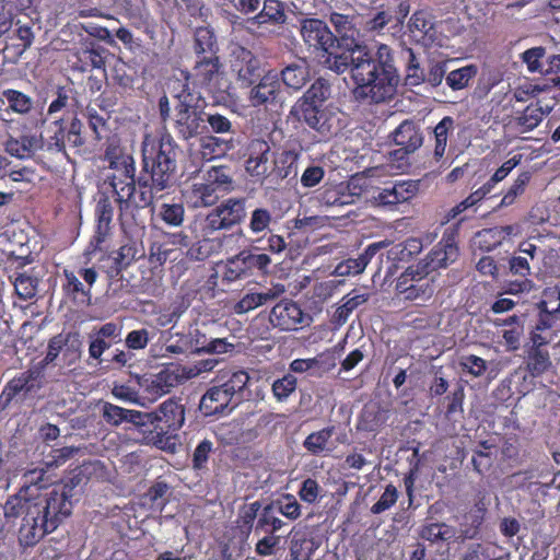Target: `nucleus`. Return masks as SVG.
I'll list each match as a JSON object with an SVG mask.
<instances>
[{
  "mask_svg": "<svg viewBox=\"0 0 560 560\" xmlns=\"http://www.w3.org/2000/svg\"><path fill=\"white\" fill-rule=\"evenodd\" d=\"M110 168L114 171L113 175L109 177L110 184L115 175L119 176L124 180V183L136 182V167L133 158L131 155L124 154L116 158L115 160H112Z\"/></svg>",
  "mask_w": 560,
  "mask_h": 560,
  "instance_id": "nucleus-39",
  "label": "nucleus"
},
{
  "mask_svg": "<svg viewBox=\"0 0 560 560\" xmlns=\"http://www.w3.org/2000/svg\"><path fill=\"white\" fill-rule=\"evenodd\" d=\"M261 306L258 292H247L235 305L234 312L236 314H245L257 307Z\"/></svg>",
  "mask_w": 560,
  "mask_h": 560,
  "instance_id": "nucleus-60",
  "label": "nucleus"
},
{
  "mask_svg": "<svg viewBox=\"0 0 560 560\" xmlns=\"http://www.w3.org/2000/svg\"><path fill=\"white\" fill-rule=\"evenodd\" d=\"M343 189V183L326 184L317 192V201L325 207H339L340 190Z\"/></svg>",
  "mask_w": 560,
  "mask_h": 560,
  "instance_id": "nucleus-47",
  "label": "nucleus"
},
{
  "mask_svg": "<svg viewBox=\"0 0 560 560\" xmlns=\"http://www.w3.org/2000/svg\"><path fill=\"white\" fill-rule=\"evenodd\" d=\"M80 354L79 340H71V334H58L49 339L46 355L37 369L42 372L48 366L71 368L79 361Z\"/></svg>",
  "mask_w": 560,
  "mask_h": 560,
  "instance_id": "nucleus-10",
  "label": "nucleus"
},
{
  "mask_svg": "<svg viewBox=\"0 0 560 560\" xmlns=\"http://www.w3.org/2000/svg\"><path fill=\"white\" fill-rule=\"evenodd\" d=\"M284 12L281 3L277 0H267L262 9L256 14L252 21L256 24L281 23L284 21Z\"/></svg>",
  "mask_w": 560,
  "mask_h": 560,
  "instance_id": "nucleus-37",
  "label": "nucleus"
},
{
  "mask_svg": "<svg viewBox=\"0 0 560 560\" xmlns=\"http://www.w3.org/2000/svg\"><path fill=\"white\" fill-rule=\"evenodd\" d=\"M220 68L218 57H203L197 61L195 66V77L200 84L205 85L210 91H224L228 88L226 80Z\"/></svg>",
  "mask_w": 560,
  "mask_h": 560,
  "instance_id": "nucleus-18",
  "label": "nucleus"
},
{
  "mask_svg": "<svg viewBox=\"0 0 560 560\" xmlns=\"http://www.w3.org/2000/svg\"><path fill=\"white\" fill-rule=\"evenodd\" d=\"M351 77L358 84L357 91L361 97L369 98L373 103H383L389 98H378L376 96V85H378L380 71L373 56L368 51L366 46L361 45L353 48Z\"/></svg>",
  "mask_w": 560,
  "mask_h": 560,
  "instance_id": "nucleus-6",
  "label": "nucleus"
},
{
  "mask_svg": "<svg viewBox=\"0 0 560 560\" xmlns=\"http://www.w3.org/2000/svg\"><path fill=\"white\" fill-rule=\"evenodd\" d=\"M345 48L346 50L340 54L331 52L329 51V49L327 51H324L326 54L323 60L324 66L338 74L343 73L348 70L351 71L352 58L354 56V52L352 47Z\"/></svg>",
  "mask_w": 560,
  "mask_h": 560,
  "instance_id": "nucleus-32",
  "label": "nucleus"
},
{
  "mask_svg": "<svg viewBox=\"0 0 560 560\" xmlns=\"http://www.w3.org/2000/svg\"><path fill=\"white\" fill-rule=\"evenodd\" d=\"M248 271L245 250H242L226 260L223 271V280L234 282L246 277Z\"/></svg>",
  "mask_w": 560,
  "mask_h": 560,
  "instance_id": "nucleus-35",
  "label": "nucleus"
},
{
  "mask_svg": "<svg viewBox=\"0 0 560 560\" xmlns=\"http://www.w3.org/2000/svg\"><path fill=\"white\" fill-rule=\"evenodd\" d=\"M172 84L174 91L182 88L178 93L174 94L176 101L173 118L175 132L184 140L202 135L208 130L207 113L194 104V95L185 89L180 81L176 80Z\"/></svg>",
  "mask_w": 560,
  "mask_h": 560,
  "instance_id": "nucleus-4",
  "label": "nucleus"
},
{
  "mask_svg": "<svg viewBox=\"0 0 560 560\" xmlns=\"http://www.w3.org/2000/svg\"><path fill=\"white\" fill-rule=\"evenodd\" d=\"M419 182L398 180L389 187L377 190L370 199L374 207H394L412 199L419 191Z\"/></svg>",
  "mask_w": 560,
  "mask_h": 560,
  "instance_id": "nucleus-13",
  "label": "nucleus"
},
{
  "mask_svg": "<svg viewBox=\"0 0 560 560\" xmlns=\"http://www.w3.org/2000/svg\"><path fill=\"white\" fill-rule=\"evenodd\" d=\"M454 128V119L450 116H445L434 128L435 148L434 156L441 159L446 149L447 137L450 130Z\"/></svg>",
  "mask_w": 560,
  "mask_h": 560,
  "instance_id": "nucleus-41",
  "label": "nucleus"
},
{
  "mask_svg": "<svg viewBox=\"0 0 560 560\" xmlns=\"http://www.w3.org/2000/svg\"><path fill=\"white\" fill-rule=\"evenodd\" d=\"M214 43V35L210 30L200 27L196 31L194 48L197 54L212 51Z\"/></svg>",
  "mask_w": 560,
  "mask_h": 560,
  "instance_id": "nucleus-57",
  "label": "nucleus"
},
{
  "mask_svg": "<svg viewBox=\"0 0 560 560\" xmlns=\"http://www.w3.org/2000/svg\"><path fill=\"white\" fill-rule=\"evenodd\" d=\"M72 512L70 490L52 488L26 498L20 492L9 498L3 506L7 518L22 517L19 541L22 546L36 545L45 535L52 533Z\"/></svg>",
  "mask_w": 560,
  "mask_h": 560,
  "instance_id": "nucleus-1",
  "label": "nucleus"
},
{
  "mask_svg": "<svg viewBox=\"0 0 560 560\" xmlns=\"http://www.w3.org/2000/svg\"><path fill=\"white\" fill-rule=\"evenodd\" d=\"M177 144L170 133L160 139L147 136L142 142V168L137 184L151 185L155 190H167L175 183Z\"/></svg>",
  "mask_w": 560,
  "mask_h": 560,
  "instance_id": "nucleus-2",
  "label": "nucleus"
},
{
  "mask_svg": "<svg viewBox=\"0 0 560 560\" xmlns=\"http://www.w3.org/2000/svg\"><path fill=\"white\" fill-rule=\"evenodd\" d=\"M15 292L22 300H28L36 295L38 279L26 272L19 273L14 279Z\"/></svg>",
  "mask_w": 560,
  "mask_h": 560,
  "instance_id": "nucleus-43",
  "label": "nucleus"
},
{
  "mask_svg": "<svg viewBox=\"0 0 560 560\" xmlns=\"http://www.w3.org/2000/svg\"><path fill=\"white\" fill-rule=\"evenodd\" d=\"M246 217L245 199L229 198L213 208L200 222L201 233L211 236L240 224Z\"/></svg>",
  "mask_w": 560,
  "mask_h": 560,
  "instance_id": "nucleus-7",
  "label": "nucleus"
},
{
  "mask_svg": "<svg viewBox=\"0 0 560 560\" xmlns=\"http://www.w3.org/2000/svg\"><path fill=\"white\" fill-rule=\"evenodd\" d=\"M363 188L354 179L343 183V189L340 190L339 207L353 205L361 198Z\"/></svg>",
  "mask_w": 560,
  "mask_h": 560,
  "instance_id": "nucleus-56",
  "label": "nucleus"
},
{
  "mask_svg": "<svg viewBox=\"0 0 560 560\" xmlns=\"http://www.w3.org/2000/svg\"><path fill=\"white\" fill-rule=\"evenodd\" d=\"M392 139L406 154H410L421 148L424 138L419 122L406 119L392 132Z\"/></svg>",
  "mask_w": 560,
  "mask_h": 560,
  "instance_id": "nucleus-22",
  "label": "nucleus"
},
{
  "mask_svg": "<svg viewBox=\"0 0 560 560\" xmlns=\"http://www.w3.org/2000/svg\"><path fill=\"white\" fill-rule=\"evenodd\" d=\"M281 92L279 73L267 72L249 92V101L253 106H260L277 102Z\"/></svg>",
  "mask_w": 560,
  "mask_h": 560,
  "instance_id": "nucleus-23",
  "label": "nucleus"
},
{
  "mask_svg": "<svg viewBox=\"0 0 560 560\" xmlns=\"http://www.w3.org/2000/svg\"><path fill=\"white\" fill-rule=\"evenodd\" d=\"M459 365L463 371L471 374L475 377L481 376L487 370V362L482 358L474 354L460 357Z\"/></svg>",
  "mask_w": 560,
  "mask_h": 560,
  "instance_id": "nucleus-53",
  "label": "nucleus"
},
{
  "mask_svg": "<svg viewBox=\"0 0 560 560\" xmlns=\"http://www.w3.org/2000/svg\"><path fill=\"white\" fill-rule=\"evenodd\" d=\"M291 114L322 136H328L334 130L335 117L326 108L293 106Z\"/></svg>",
  "mask_w": 560,
  "mask_h": 560,
  "instance_id": "nucleus-17",
  "label": "nucleus"
},
{
  "mask_svg": "<svg viewBox=\"0 0 560 560\" xmlns=\"http://www.w3.org/2000/svg\"><path fill=\"white\" fill-rule=\"evenodd\" d=\"M331 86L326 79L319 78L315 80L306 92L296 101L294 106L299 107H322V105L330 97Z\"/></svg>",
  "mask_w": 560,
  "mask_h": 560,
  "instance_id": "nucleus-29",
  "label": "nucleus"
},
{
  "mask_svg": "<svg viewBox=\"0 0 560 560\" xmlns=\"http://www.w3.org/2000/svg\"><path fill=\"white\" fill-rule=\"evenodd\" d=\"M248 150L247 173L255 177H266L275 167V156L269 144L264 140L256 139L250 142Z\"/></svg>",
  "mask_w": 560,
  "mask_h": 560,
  "instance_id": "nucleus-16",
  "label": "nucleus"
},
{
  "mask_svg": "<svg viewBox=\"0 0 560 560\" xmlns=\"http://www.w3.org/2000/svg\"><path fill=\"white\" fill-rule=\"evenodd\" d=\"M280 541L279 535H266L257 541L255 551L262 557L272 556L279 549Z\"/></svg>",
  "mask_w": 560,
  "mask_h": 560,
  "instance_id": "nucleus-58",
  "label": "nucleus"
},
{
  "mask_svg": "<svg viewBox=\"0 0 560 560\" xmlns=\"http://www.w3.org/2000/svg\"><path fill=\"white\" fill-rule=\"evenodd\" d=\"M384 246V242L369 245L358 258H349L338 264L335 268V273L339 277H348L362 273L373 256Z\"/></svg>",
  "mask_w": 560,
  "mask_h": 560,
  "instance_id": "nucleus-27",
  "label": "nucleus"
},
{
  "mask_svg": "<svg viewBox=\"0 0 560 560\" xmlns=\"http://www.w3.org/2000/svg\"><path fill=\"white\" fill-rule=\"evenodd\" d=\"M206 125L215 133H228L232 130L231 121L220 114H207Z\"/></svg>",
  "mask_w": 560,
  "mask_h": 560,
  "instance_id": "nucleus-63",
  "label": "nucleus"
},
{
  "mask_svg": "<svg viewBox=\"0 0 560 560\" xmlns=\"http://www.w3.org/2000/svg\"><path fill=\"white\" fill-rule=\"evenodd\" d=\"M530 173L523 172L518 174L514 183L511 185L506 194L503 196L500 206L508 207L514 203L516 198L524 194L527 184L530 180Z\"/></svg>",
  "mask_w": 560,
  "mask_h": 560,
  "instance_id": "nucleus-45",
  "label": "nucleus"
},
{
  "mask_svg": "<svg viewBox=\"0 0 560 560\" xmlns=\"http://www.w3.org/2000/svg\"><path fill=\"white\" fill-rule=\"evenodd\" d=\"M271 506H266L264 513L260 515L255 530H262L268 535H276L283 526L284 522L270 514Z\"/></svg>",
  "mask_w": 560,
  "mask_h": 560,
  "instance_id": "nucleus-48",
  "label": "nucleus"
},
{
  "mask_svg": "<svg viewBox=\"0 0 560 560\" xmlns=\"http://www.w3.org/2000/svg\"><path fill=\"white\" fill-rule=\"evenodd\" d=\"M418 262L409 266L397 279L396 292L405 301L424 302L434 293V279Z\"/></svg>",
  "mask_w": 560,
  "mask_h": 560,
  "instance_id": "nucleus-8",
  "label": "nucleus"
},
{
  "mask_svg": "<svg viewBox=\"0 0 560 560\" xmlns=\"http://www.w3.org/2000/svg\"><path fill=\"white\" fill-rule=\"evenodd\" d=\"M393 19L388 11H380L373 18L364 23V28L368 32L380 33Z\"/></svg>",
  "mask_w": 560,
  "mask_h": 560,
  "instance_id": "nucleus-64",
  "label": "nucleus"
},
{
  "mask_svg": "<svg viewBox=\"0 0 560 560\" xmlns=\"http://www.w3.org/2000/svg\"><path fill=\"white\" fill-rule=\"evenodd\" d=\"M419 535L421 538L436 544L453 539L456 536V530L454 527L445 523H431L422 526Z\"/></svg>",
  "mask_w": 560,
  "mask_h": 560,
  "instance_id": "nucleus-33",
  "label": "nucleus"
},
{
  "mask_svg": "<svg viewBox=\"0 0 560 560\" xmlns=\"http://www.w3.org/2000/svg\"><path fill=\"white\" fill-rule=\"evenodd\" d=\"M275 222L272 213L267 208H256L252 211L248 229L253 234H260L270 231Z\"/></svg>",
  "mask_w": 560,
  "mask_h": 560,
  "instance_id": "nucleus-42",
  "label": "nucleus"
},
{
  "mask_svg": "<svg viewBox=\"0 0 560 560\" xmlns=\"http://www.w3.org/2000/svg\"><path fill=\"white\" fill-rule=\"evenodd\" d=\"M150 340L149 331L144 328L130 331L125 339L126 346L132 350L144 349Z\"/></svg>",
  "mask_w": 560,
  "mask_h": 560,
  "instance_id": "nucleus-59",
  "label": "nucleus"
},
{
  "mask_svg": "<svg viewBox=\"0 0 560 560\" xmlns=\"http://www.w3.org/2000/svg\"><path fill=\"white\" fill-rule=\"evenodd\" d=\"M550 110V106L542 107L539 104H532L517 117V125L522 127L523 131H530L540 124L542 118L548 115Z\"/></svg>",
  "mask_w": 560,
  "mask_h": 560,
  "instance_id": "nucleus-34",
  "label": "nucleus"
},
{
  "mask_svg": "<svg viewBox=\"0 0 560 560\" xmlns=\"http://www.w3.org/2000/svg\"><path fill=\"white\" fill-rule=\"evenodd\" d=\"M371 298V293L365 288L354 289L342 298V302L352 311L365 304Z\"/></svg>",
  "mask_w": 560,
  "mask_h": 560,
  "instance_id": "nucleus-62",
  "label": "nucleus"
},
{
  "mask_svg": "<svg viewBox=\"0 0 560 560\" xmlns=\"http://www.w3.org/2000/svg\"><path fill=\"white\" fill-rule=\"evenodd\" d=\"M185 209L180 203H163L160 218L171 226H180L184 222Z\"/></svg>",
  "mask_w": 560,
  "mask_h": 560,
  "instance_id": "nucleus-46",
  "label": "nucleus"
},
{
  "mask_svg": "<svg viewBox=\"0 0 560 560\" xmlns=\"http://www.w3.org/2000/svg\"><path fill=\"white\" fill-rule=\"evenodd\" d=\"M202 176L186 190L189 202L196 208L214 205L224 194L233 189L232 177L225 166H212L202 171Z\"/></svg>",
  "mask_w": 560,
  "mask_h": 560,
  "instance_id": "nucleus-5",
  "label": "nucleus"
},
{
  "mask_svg": "<svg viewBox=\"0 0 560 560\" xmlns=\"http://www.w3.org/2000/svg\"><path fill=\"white\" fill-rule=\"evenodd\" d=\"M476 242L481 249L492 250L500 246L503 241L497 228L483 229L476 234Z\"/></svg>",
  "mask_w": 560,
  "mask_h": 560,
  "instance_id": "nucleus-50",
  "label": "nucleus"
},
{
  "mask_svg": "<svg viewBox=\"0 0 560 560\" xmlns=\"http://www.w3.org/2000/svg\"><path fill=\"white\" fill-rule=\"evenodd\" d=\"M279 75L287 88L299 91L310 81V68L305 60H298L285 66Z\"/></svg>",
  "mask_w": 560,
  "mask_h": 560,
  "instance_id": "nucleus-30",
  "label": "nucleus"
},
{
  "mask_svg": "<svg viewBox=\"0 0 560 560\" xmlns=\"http://www.w3.org/2000/svg\"><path fill=\"white\" fill-rule=\"evenodd\" d=\"M330 22L336 30V37L338 36L343 47L357 48L362 44L361 33L359 30L360 19L354 15H346L340 13H331Z\"/></svg>",
  "mask_w": 560,
  "mask_h": 560,
  "instance_id": "nucleus-20",
  "label": "nucleus"
},
{
  "mask_svg": "<svg viewBox=\"0 0 560 560\" xmlns=\"http://www.w3.org/2000/svg\"><path fill=\"white\" fill-rule=\"evenodd\" d=\"M102 417L106 423L114 427H118L124 422L143 427L148 425V419L151 416H145L144 412L141 411L125 409L110 402H104L102 407Z\"/></svg>",
  "mask_w": 560,
  "mask_h": 560,
  "instance_id": "nucleus-25",
  "label": "nucleus"
},
{
  "mask_svg": "<svg viewBox=\"0 0 560 560\" xmlns=\"http://www.w3.org/2000/svg\"><path fill=\"white\" fill-rule=\"evenodd\" d=\"M273 506L289 520L293 521L301 516V505L291 494H287L282 499L277 500Z\"/></svg>",
  "mask_w": 560,
  "mask_h": 560,
  "instance_id": "nucleus-51",
  "label": "nucleus"
},
{
  "mask_svg": "<svg viewBox=\"0 0 560 560\" xmlns=\"http://www.w3.org/2000/svg\"><path fill=\"white\" fill-rule=\"evenodd\" d=\"M2 97L14 113L25 115L33 108V98L18 90H4L2 91Z\"/></svg>",
  "mask_w": 560,
  "mask_h": 560,
  "instance_id": "nucleus-38",
  "label": "nucleus"
},
{
  "mask_svg": "<svg viewBox=\"0 0 560 560\" xmlns=\"http://www.w3.org/2000/svg\"><path fill=\"white\" fill-rule=\"evenodd\" d=\"M145 416H151L148 424H155L156 422H164L168 429H179L184 421V407L174 399H167L160 405L159 409L152 412H144Z\"/></svg>",
  "mask_w": 560,
  "mask_h": 560,
  "instance_id": "nucleus-24",
  "label": "nucleus"
},
{
  "mask_svg": "<svg viewBox=\"0 0 560 560\" xmlns=\"http://www.w3.org/2000/svg\"><path fill=\"white\" fill-rule=\"evenodd\" d=\"M260 62L244 47H237L233 51L232 70L237 74L238 81L244 86H249L260 77Z\"/></svg>",
  "mask_w": 560,
  "mask_h": 560,
  "instance_id": "nucleus-19",
  "label": "nucleus"
},
{
  "mask_svg": "<svg viewBox=\"0 0 560 560\" xmlns=\"http://www.w3.org/2000/svg\"><path fill=\"white\" fill-rule=\"evenodd\" d=\"M295 389L296 378L292 374H287L272 384V393L278 401L285 400Z\"/></svg>",
  "mask_w": 560,
  "mask_h": 560,
  "instance_id": "nucleus-49",
  "label": "nucleus"
},
{
  "mask_svg": "<svg viewBox=\"0 0 560 560\" xmlns=\"http://www.w3.org/2000/svg\"><path fill=\"white\" fill-rule=\"evenodd\" d=\"M212 451V443L209 440L201 441L192 454V467L201 469L206 466Z\"/></svg>",
  "mask_w": 560,
  "mask_h": 560,
  "instance_id": "nucleus-61",
  "label": "nucleus"
},
{
  "mask_svg": "<svg viewBox=\"0 0 560 560\" xmlns=\"http://www.w3.org/2000/svg\"><path fill=\"white\" fill-rule=\"evenodd\" d=\"M457 257V246L451 240H442L423 259L419 260L418 264L432 273L440 268L447 267L450 264L454 262Z\"/></svg>",
  "mask_w": 560,
  "mask_h": 560,
  "instance_id": "nucleus-21",
  "label": "nucleus"
},
{
  "mask_svg": "<svg viewBox=\"0 0 560 560\" xmlns=\"http://www.w3.org/2000/svg\"><path fill=\"white\" fill-rule=\"evenodd\" d=\"M476 73L475 66H466L451 71L446 77V83L452 90H462L468 85Z\"/></svg>",
  "mask_w": 560,
  "mask_h": 560,
  "instance_id": "nucleus-44",
  "label": "nucleus"
},
{
  "mask_svg": "<svg viewBox=\"0 0 560 560\" xmlns=\"http://www.w3.org/2000/svg\"><path fill=\"white\" fill-rule=\"evenodd\" d=\"M179 383V375L174 370L165 369L155 374L149 385V390L153 395L162 396L167 394Z\"/></svg>",
  "mask_w": 560,
  "mask_h": 560,
  "instance_id": "nucleus-31",
  "label": "nucleus"
},
{
  "mask_svg": "<svg viewBox=\"0 0 560 560\" xmlns=\"http://www.w3.org/2000/svg\"><path fill=\"white\" fill-rule=\"evenodd\" d=\"M229 142L213 136H205L200 138V153L203 159L212 160L220 156L229 150Z\"/></svg>",
  "mask_w": 560,
  "mask_h": 560,
  "instance_id": "nucleus-40",
  "label": "nucleus"
},
{
  "mask_svg": "<svg viewBox=\"0 0 560 560\" xmlns=\"http://www.w3.org/2000/svg\"><path fill=\"white\" fill-rule=\"evenodd\" d=\"M408 28L413 34L418 32L420 35H428L432 30V21L427 12L417 11L411 15Z\"/></svg>",
  "mask_w": 560,
  "mask_h": 560,
  "instance_id": "nucleus-55",
  "label": "nucleus"
},
{
  "mask_svg": "<svg viewBox=\"0 0 560 560\" xmlns=\"http://www.w3.org/2000/svg\"><path fill=\"white\" fill-rule=\"evenodd\" d=\"M397 499L398 491L396 487L393 485H387L380 500L372 505L371 512L373 514H381L390 509L397 502Z\"/></svg>",
  "mask_w": 560,
  "mask_h": 560,
  "instance_id": "nucleus-54",
  "label": "nucleus"
},
{
  "mask_svg": "<svg viewBox=\"0 0 560 560\" xmlns=\"http://www.w3.org/2000/svg\"><path fill=\"white\" fill-rule=\"evenodd\" d=\"M551 359L549 352L539 347H533L528 353V360L526 364L527 371L532 376L536 377L551 368Z\"/></svg>",
  "mask_w": 560,
  "mask_h": 560,
  "instance_id": "nucleus-36",
  "label": "nucleus"
},
{
  "mask_svg": "<svg viewBox=\"0 0 560 560\" xmlns=\"http://www.w3.org/2000/svg\"><path fill=\"white\" fill-rule=\"evenodd\" d=\"M546 49L541 46L533 47L525 50L521 55L522 61L527 66V70L532 73L542 72V65L540 60L545 57Z\"/></svg>",
  "mask_w": 560,
  "mask_h": 560,
  "instance_id": "nucleus-52",
  "label": "nucleus"
},
{
  "mask_svg": "<svg viewBox=\"0 0 560 560\" xmlns=\"http://www.w3.org/2000/svg\"><path fill=\"white\" fill-rule=\"evenodd\" d=\"M43 139L35 133L22 135L20 138L10 136L5 143V151L15 158L25 159L32 156L35 151L42 149Z\"/></svg>",
  "mask_w": 560,
  "mask_h": 560,
  "instance_id": "nucleus-28",
  "label": "nucleus"
},
{
  "mask_svg": "<svg viewBox=\"0 0 560 560\" xmlns=\"http://www.w3.org/2000/svg\"><path fill=\"white\" fill-rule=\"evenodd\" d=\"M311 317L292 300H281L270 311L269 322L275 328L289 331L298 329L299 325H308Z\"/></svg>",
  "mask_w": 560,
  "mask_h": 560,
  "instance_id": "nucleus-12",
  "label": "nucleus"
},
{
  "mask_svg": "<svg viewBox=\"0 0 560 560\" xmlns=\"http://www.w3.org/2000/svg\"><path fill=\"white\" fill-rule=\"evenodd\" d=\"M249 376L244 371H237L221 385L209 388L200 399L199 409L205 416L228 415L242 400Z\"/></svg>",
  "mask_w": 560,
  "mask_h": 560,
  "instance_id": "nucleus-3",
  "label": "nucleus"
},
{
  "mask_svg": "<svg viewBox=\"0 0 560 560\" xmlns=\"http://www.w3.org/2000/svg\"><path fill=\"white\" fill-rule=\"evenodd\" d=\"M136 182L124 183V180L115 175L112 179V187L116 194V200L119 205L121 213H130L133 215V210L144 209L153 203L156 194L162 192L155 190L151 185L136 187Z\"/></svg>",
  "mask_w": 560,
  "mask_h": 560,
  "instance_id": "nucleus-9",
  "label": "nucleus"
},
{
  "mask_svg": "<svg viewBox=\"0 0 560 560\" xmlns=\"http://www.w3.org/2000/svg\"><path fill=\"white\" fill-rule=\"evenodd\" d=\"M39 369H31L12 378L0 394V411L4 410L19 395L26 396L40 388Z\"/></svg>",
  "mask_w": 560,
  "mask_h": 560,
  "instance_id": "nucleus-15",
  "label": "nucleus"
},
{
  "mask_svg": "<svg viewBox=\"0 0 560 560\" xmlns=\"http://www.w3.org/2000/svg\"><path fill=\"white\" fill-rule=\"evenodd\" d=\"M335 431L336 428L330 425L310 433L303 441V447L313 456L330 455L337 448L332 439Z\"/></svg>",
  "mask_w": 560,
  "mask_h": 560,
  "instance_id": "nucleus-26",
  "label": "nucleus"
},
{
  "mask_svg": "<svg viewBox=\"0 0 560 560\" xmlns=\"http://www.w3.org/2000/svg\"><path fill=\"white\" fill-rule=\"evenodd\" d=\"M300 34L303 42L316 50L327 51L335 42L336 35L329 30L327 24L319 19H305L301 21Z\"/></svg>",
  "mask_w": 560,
  "mask_h": 560,
  "instance_id": "nucleus-14",
  "label": "nucleus"
},
{
  "mask_svg": "<svg viewBox=\"0 0 560 560\" xmlns=\"http://www.w3.org/2000/svg\"><path fill=\"white\" fill-rule=\"evenodd\" d=\"M373 58L380 71L378 85L375 90L376 96L378 98H393L398 84L394 50L389 46L381 44Z\"/></svg>",
  "mask_w": 560,
  "mask_h": 560,
  "instance_id": "nucleus-11",
  "label": "nucleus"
}]
</instances>
